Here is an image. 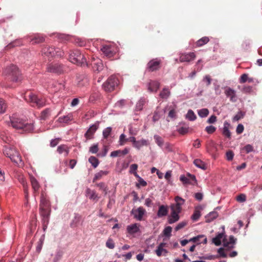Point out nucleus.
<instances>
[{"mask_svg": "<svg viewBox=\"0 0 262 262\" xmlns=\"http://www.w3.org/2000/svg\"><path fill=\"white\" fill-rule=\"evenodd\" d=\"M42 54L48 57H61L64 52L60 48L47 46L42 48Z\"/></svg>", "mask_w": 262, "mask_h": 262, "instance_id": "obj_5", "label": "nucleus"}, {"mask_svg": "<svg viewBox=\"0 0 262 262\" xmlns=\"http://www.w3.org/2000/svg\"><path fill=\"white\" fill-rule=\"evenodd\" d=\"M72 115L68 114V115L60 117L58 118V121L60 123H68L69 121L72 120Z\"/></svg>", "mask_w": 262, "mask_h": 262, "instance_id": "obj_46", "label": "nucleus"}, {"mask_svg": "<svg viewBox=\"0 0 262 262\" xmlns=\"http://www.w3.org/2000/svg\"><path fill=\"white\" fill-rule=\"evenodd\" d=\"M246 115V113L245 112H243L242 111H239L237 112V113L233 117L232 120L233 121H237L243 118Z\"/></svg>", "mask_w": 262, "mask_h": 262, "instance_id": "obj_44", "label": "nucleus"}, {"mask_svg": "<svg viewBox=\"0 0 262 262\" xmlns=\"http://www.w3.org/2000/svg\"><path fill=\"white\" fill-rule=\"evenodd\" d=\"M90 152L92 154H96L98 151V144H94L92 146L90 147L89 149Z\"/></svg>", "mask_w": 262, "mask_h": 262, "instance_id": "obj_63", "label": "nucleus"}, {"mask_svg": "<svg viewBox=\"0 0 262 262\" xmlns=\"http://www.w3.org/2000/svg\"><path fill=\"white\" fill-rule=\"evenodd\" d=\"M168 116L173 119H176L177 117V112L174 108H172L170 110Z\"/></svg>", "mask_w": 262, "mask_h": 262, "instance_id": "obj_62", "label": "nucleus"}, {"mask_svg": "<svg viewBox=\"0 0 262 262\" xmlns=\"http://www.w3.org/2000/svg\"><path fill=\"white\" fill-rule=\"evenodd\" d=\"M160 85L158 81L151 80L148 84V90L150 92H156L159 89Z\"/></svg>", "mask_w": 262, "mask_h": 262, "instance_id": "obj_23", "label": "nucleus"}, {"mask_svg": "<svg viewBox=\"0 0 262 262\" xmlns=\"http://www.w3.org/2000/svg\"><path fill=\"white\" fill-rule=\"evenodd\" d=\"M17 179L19 182L23 185L24 188V192L25 193L26 198H28V190L27 188V182L26 179L25 177L22 175H18L17 176Z\"/></svg>", "mask_w": 262, "mask_h": 262, "instance_id": "obj_27", "label": "nucleus"}, {"mask_svg": "<svg viewBox=\"0 0 262 262\" xmlns=\"http://www.w3.org/2000/svg\"><path fill=\"white\" fill-rule=\"evenodd\" d=\"M128 232L130 233H135L138 232V228L136 224L129 225L127 227Z\"/></svg>", "mask_w": 262, "mask_h": 262, "instance_id": "obj_48", "label": "nucleus"}, {"mask_svg": "<svg viewBox=\"0 0 262 262\" xmlns=\"http://www.w3.org/2000/svg\"><path fill=\"white\" fill-rule=\"evenodd\" d=\"M222 228L223 231L221 232H217L215 237L212 238L211 244H213L215 246H222V243L224 244L226 235L224 226H223Z\"/></svg>", "mask_w": 262, "mask_h": 262, "instance_id": "obj_11", "label": "nucleus"}, {"mask_svg": "<svg viewBox=\"0 0 262 262\" xmlns=\"http://www.w3.org/2000/svg\"><path fill=\"white\" fill-rule=\"evenodd\" d=\"M147 145H148L147 140L143 139L140 140L136 141L134 147L137 149H140L142 146Z\"/></svg>", "mask_w": 262, "mask_h": 262, "instance_id": "obj_35", "label": "nucleus"}, {"mask_svg": "<svg viewBox=\"0 0 262 262\" xmlns=\"http://www.w3.org/2000/svg\"><path fill=\"white\" fill-rule=\"evenodd\" d=\"M230 124L227 121H225L224 123V127L222 130V134L227 138L230 139L231 138V134L229 129V127Z\"/></svg>", "mask_w": 262, "mask_h": 262, "instance_id": "obj_24", "label": "nucleus"}, {"mask_svg": "<svg viewBox=\"0 0 262 262\" xmlns=\"http://www.w3.org/2000/svg\"><path fill=\"white\" fill-rule=\"evenodd\" d=\"M180 124H182L184 126L180 127L178 129V132L181 135H185L188 132L189 127L188 125H185V123L184 122H181Z\"/></svg>", "mask_w": 262, "mask_h": 262, "instance_id": "obj_38", "label": "nucleus"}, {"mask_svg": "<svg viewBox=\"0 0 262 262\" xmlns=\"http://www.w3.org/2000/svg\"><path fill=\"white\" fill-rule=\"evenodd\" d=\"M51 204L49 198L45 190H42L41 192L40 203H39V214H50Z\"/></svg>", "mask_w": 262, "mask_h": 262, "instance_id": "obj_3", "label": "nucleus"}, {"mask_svg": "<svg viewBox=\"0 0 262 262\" xmlns=\"http://www.w3.org/2000/svg\"><path fill=\"white\" fill-rule=\"evenodd\" d=\"M76 79L79 87L85 86L89 83V79L85 74L78 75Z\"/></svg>", "mask_w": 262, "mask_h": 262, "instance_id": "obj_19", "label": "nucleus"}, {"mask_svg": "<svg viewBox=\"0 0 262 262\" xmlns=\"http://www.w3.org/2000/svg\"><path fill=\"white\" fill-rule=\"evenodd\" d=\"M10 124L15 129H21L23 128L24 124V121L17 118L15 117H10Z\"/></svg>", "mask_w": 262, "mask_h": 262, "instance_id": "obj_18", "label": "nucleus"}, {"mask_svg": "<svg viewBox=\"0 0 262 262\" xmlns=\"http://www.w3.org/2000/svg\"><path fill=\"white\" fill-rule=\"evenodd\" d=\"M237 239L233 235H230L229 239L227 238V235H226L224 244L222 246H229V245H235L236 243Z\"/></svg>", "mask_w": 262, "mask_h": 262, "instance_id": "obj_32", "label": "nucleus"}, {"mask_svg": "<svg viewBox=\"0 0 262 262\" xmlns=\"http://www.w3.org/2000/svg\"><path fill=\"white\" fill-rule=\"evenodd\" d=\"M217 253L218 254L216 256H219V258L220 257L225 258L227 256V253L225 252V249L223 247L218 249Z\"/></svg>", "mask_w": 262, "mask_h": 262, "instance_id": "obj_55", "label": "nucleus"}, {"mask_svg": "<svg viewBox=\"0 0 262 262\" xmlns=\"http://www.w3.org/2000/svg\"><path fill=\"white\" fill-rule=\"evenodd\" d=\"M145 213L146 210L142 207H139L137 209H133L130 212L131 214L138 221H141Z\"/></svg>", "mask_w": 262, "mask_h": 262, "instance_id": "obj_13", "label": "nucleus"}, {"mask_svg": "<svg viewBox=\"0 0 262 262\" xmlns=\"http://www.w3.org/2000/svg\"><path fill=\"white\" fill-rule=\"evenodd\" d=\"M112 131L111 127H107L105 128L102 132L103 137L104 139H107Z\"/></svg>", "mask_w": 262, "mask_h": 262, "instance_id": "obj_52", "label": "nucleus"}, {"mask_svg": "<svg viewBox=\"0 0 262 262\" xmlns=\"http://www.w3.org/2000/svg\"><path fill=\"white\" fill-rule=\"evenodd\" d=\"M99 122L96 121L94 124L90 126L84 134V137L86 140H90L94 138V134L99 128Z\"/></svg>", "mask_w": 262, "mask_h": 262, "instance_id": "obj_12", "label": "nucleus"}, {"mask_svg": "<svg viewBox=\"0 0 262 262\" xmlns=\"http://www.w3.org/2000/svg\"><path fill=\"white\" fill-rule=\"evenodd\" d=\"M108 173L107 171L101 170L99 172L96 173L93 179V182H95L96 180L101 178L103 176H106Z\"/></svg>", "mask_w": 262, "mask_h": 262, "instance_id": "obj_43", "label": "nucleus"}, {"mask_svg": "<svg viewBox=\"0 0 262 262\" xmlns=\"http://www.w3.org/2000/svg\"><path fill=\"white\" fill-rule=\"evenodd\" d=\"M4 73L12 82L20 83L23 80L22 74L18 67L14 64L6 67Z\"/></svg>", "mask_w": 262, "mask_h": 262, "instance_id": "obj_1", "label": "nucleus"}, {"mask_svg": "<svg viewBox=\"0 0 262 262\" xmlns=\"http://www.w3.org/2000/svg\"><path fill=\"white\" fill-rule=\"evenodd\" d=\"M57 152L59 154H61L63 152H66V156H68L69 152V150L68 146L65 144H61L58 146L57 149Z\"/></svg>", "mask_w": 262, "mask_h": 262, "instance_id": "obj_36", "label": "nucleus"}, {"mask_svg": "<svg viewBox=\"0 0 262 262\" xmlns=\"http://www.w3.org/2000/svg\"><path fill=\"white\" fill-rule=\"evenodd\" d=\"M147 102V100L144 97H142L140 99L136 105V111H140L142 110L143 106Z\"/></svg>", "mask_w": 262, "mask_h": 262, "instance_id": "obj_31", "label": "nucleus"}, {"mask_svg": "<svg viewBox=\"0 0 262 262\" xmlns=\"http://www.w3.org/2000/svg\"><path fill=\"white\" fill-rule=\"evenodd\" d=\"M103 53L107 57H112L115 55L114 51L112 50V48L110 46H104L101 49Z\"/></svg>", "mask_w": 262, "mask_h": 262, "instance_id": "obj_22", "label": "nucleus"}, {"mask_svg": "<svg viewBox=\"0 0 262 262\" xmlns=\"http://www.w3.org/2000/svg\"><path fill=\"white\" fill-rule=\"evenodd\" d=\"M198 208H201V207H200V206L197 207L195 208L193 214L191 216V220L194 222L197 221L200 219V217L201 215L200 211L198 210Z\"/></svg>", "mask_w": 262, "mask_h": 262, "instance_id": "obj_40", "label": "nucleus"}, {"mask_svg": "<svg viewBox=\"0 0 262 262\" xmlns=\"http://www.w3.org/2000/svg\"><path fill=\"white\" fill-rule=\"evenodd\" d=\"M51 112V110L50 108H46L43 110L41 113V120H46L50 115Z\"/></svg>", "mask_w": 262, "mask_h": 262, "instance_id": "obj_53", "label": "nucleus"}, {"mask_svg": "<svg viewBox=\"0 0 262 262\" xmlns=\"http://www.w3.org/2000/svg\"><path fill=\"white\" fill-rule=\"evenodd\" d=\"M164 148L167 152H174L173 145L169 142H166L164 144Z\"/></svg>", "mask_w": 262, "mask_h": 262, "instance_id": "obj_58", "label": "nucleus"}, {"mask_svg": "<svg viewBox=\"0 0 262 262\" xmlns=\"http://www.w3.org/2000/svg\"><path fill=\"white\" fill-rule=\"evenodd\" d=\"M168 212L167 206L162 205L159 206L157 212V216L158 217H162L167 215Z\"/></svg>", "mask_w": 262, "mask_h": 262, "instance_id": "obj_26", "label": "nucleus"}, {"mask_svg": "<svg viewBox=\"0 0 262 262\" xmlns=\"http://www.w3.org/2000/svg\"><path fill=\"white\" fill-rule=\"evenodd\" d=\"M172 228L170 226H167L164 229L163 233L166 237L171 236Z\"/></svg>", "mask_w": 262, "mask_h": 262, "instance_id": "obj_60", "label": "nucleus"}, {"mask_svg": "<svg viewBox=\"0 0 262 262\" xmlns=\"http://www.w3.org/2000/svg\"><path fill=\"white\" fill-rule=\"evenodd\" d=\"M225 94L227 97L229 98L231 102H235L237 101V97L236 92L233 89L230 87H226L225 88Z\"/></svg>", "mask_w": 262, "mask_h": 262, "instance_id": "obj_16", "label": "nucleus"}, {"mask_svg": "<svg viewBox=\"0 0 262 262\" xmlns=\"http://www.w3.org/2000/svg\"><path fill=\"white\" fill-rule=\"evenodd\" d=\"M154 138L155 140V142L156 144L161 148L163 147V146L164 145V140L161 137L158 135H155L154 136Z\"/></svg>", "mask_w": 262, "mask_h": 262, "instance_id": "obj_41", "label": "nucleus"}, {"mask_svg": "<svg viewBox=\"0 0 262 262\" xmlns=\"http://www.w3.org/2000/svg\"><path fill=\"white\" fill-rule=\"evenodd\" d=\"M171 212L170 215L168 217V223L169 224H172L176 223L180 219L179 213L178 212L174 211L172 207H171Z\"/></svg>", "mask_w": 262, "mask_h": 262, "instance_id": "obj_21", "label": "nucleus"}, {"mask_svg": "<svg viewBox=\"0 0 262 262\" xmlns=\"http://www.w3.org/2000/svg\"><path fill=\"white\" fill-rule=\"evenodd\" d=\"M209 41V37L207 36H204L199 39L197 41H196L195 46L196 47H201L207 44Z\"/></svg>", "mask_w": 262, "mask_h": 262, "instance_id": "obj_34", "label": "nucleus"}, {"mask_svg": "<svg viewBox=\"0 0 262 262\" xmlns=\"http://www.w3.org/2000/svg\"><path fill=\"white\" fill-rule=\"evenodd\" d=\"M180 180L183 184H193V182L190 181V179L188 178V176L186 177L184 175H181L180 176Z\"/></svg>", "mask_w": 262, "mask_h": 262, "instance_id": "obj_54", "label": "nucleus"}, {"mask_svg": "<svg viewBox=\"0 0 262 262\" xmlns=\"http://www.w3.org/2000/svg\"><path fill=\"white\" fill-rule=\"evenodd\" d=\"M186 118L189 121H194L196 119V117L194 112L191 110H189L187 114L186 115Z\"/></svg>", "mask_w": 262, "mask_h": 262, "instance_id": "obj_47", "label": "nucleus"}, {"mask_svg": "<svg viewBox=\"0 0 262 262\" xmlns=\"http://www.w3.org/2000/svg\"><path fill=\"white\" fill-rule=\"evenodd\" d=\"M170 95V92L168 88H164L160 92L159 96L164 99H167Z\"/></svg>", "mask_w": 262, "mask_h": 262, "instance_id": "obj_37", "label": "nucleus"}, {"mask_svg": "<svg viewBox=\"0 0 262 262\" xmlns=\"http://www.w3.org/2000/svg\"><path fill=\"white\" fill-rule=\"evenodd\" d=\"M164 247H158V249L156 250L157 255L159 256L161 255H165L167 251L163 248Z\"/></svg>", "mask_w": 262, "mask_h": 262, "instance_id": "obj_57", "label": "nucleus"}, {"mask_svg": "<svg viewBox=\"0 0 262 262\" xmlns=\"http://www.w3.org/2000/svg\"><path fill=\"white\" fill-rule=\"evenodd\" d=\"M85 195L90 200L97 202L98 201L100 196H98L96 191L92 190L90 188L87 187L85 191Z\"/></svg>", "mask_w": 262, "mask_h": 262, "instance_id": "obj_17", "label": "nucleus"}, {"mask_svg": "<svg viewBox=\"0 0 262 262\" xmlns=\"http://www.w3.org/2000/svg\"><path fill=\"white\" fill-rule=\"evenodd\" d=\"M195 54L193 52L182 54L180 56V61L181 62H189L193 60L195 58Z\"/></svg>", "mask_w": 262, "mask_h": 262, "instance_id": "obj_20", "label": "nucleus"}, {"mask_svg": "<svg viewBox=\"0 0 262 262\" xmlns=\"http://www.w3.org/2000/svg\"><path fill=\"white\" fill-rule=\"evenodd\" d=\"M118 80L114 75L111 76L103 84V86L105 91L112 92L118 85Z\"/></svg>", "mask_w": 262, "mask_h": 262, "instance_id": "obj_9", "label": "nucleus"}, {"mask_svg": "<svg viewBox=\"0 0 262 262\" xmlns=\"http://www.w3.org/2000/svg\"><path fill=\"white\" fill-rule=\"evenodd\" d=\"M69 60L71 62L81 67L89 66L85 57L84 56L83 54L78 50L71 51L69 55Z\"/></svg>", "mask_w": 262, "mask_h": 262, "instance_id": "obj_2", "label": "nucleus"}, {"mask_svg": "<svg viewBox=\"0 0 262 262\" xmlns=\"http://www.w3.org/2000/svg\"><path fill=\"white\" fill-rule=\"evenodd\" d=\"M67 68L65 65L61 63L52 62L47 66V70L48 72L60 75L64 73Z\"/></svg>", "mask_w": 262, "mask_h": 262, "instance_id": "obj_6", "label": "nucleus"}, {"mask_svg": "<svg viewBox=\"0 0 262 262\" xmlns=\"http://www.w3.org/2000/svg\"><path fill=\"white\" fill-rule=\"evenodd\" d=\"M4 154L11 160L17 164L22 161L21 158L18 151L13 146H5L3 149Z\"/></svg>", "mask_w": 262, "mask_h": 262, "instance_id": "obj_4", "label": "nucleus"}, {"mask_svg": "<svg viewBox=\"0 0 262 262\" xmlns=\"http://www.w3.org/2000/svg\"><path fill=\"white\" fill-rule=\"evenodd\" d=\"M174 200L176 201V204H172L170 206V208L172 207L174 211L180 213L182 211V206L185 203V200L179 196H177L175 197Z\"/></svg>", "mask_w": 262, "mask_h": 262, "instance_id": "obj_14", "label": "nucleus"}, {"mask_svg": "<svg viewBox=\"0 0 262 262\" xmlns=\"http://www.w3.org/2000/svg\"><path fill=\"white\" fill-rule=\"evenodd\" d=\"M128 149L127 148H125L123 150H117L112 151L111 153V157H116L118 156H120L121 155H125L128 153Z\"/></svg>", "mask_w": 262, "mask_h": 262, "instance_id": "obj_29", "label": "nucleus"}, {"mask_svg": "<svg viewBox=\"0 0 262 262\" xmlns=\"http://www.w3.org/2000/svg\"><path fill=\"white\" fill-rule=\"evenodd\" d=\"M89 162L92 164L94 168H96L99 163L98 159L94 156H91L89 158Z\"/></svg>", "mask_w": 262, "mask_h": 262, "instance_id": "obj_45", "label": "nucleus"}, {"mask_svg": "<svg viewBox=\"0 0 262 262\" xmlns=\"http://www.w3.org/2000/svg\"><path fill=\"white\" fill-rule=\"evenodd\" d=\"M162 60L158 58L151 59L146 64V71L153 72L159 71L161 68Z\"/></svg>", "mask_w": 262, "mask_h": 262, "instance_id": "obj_8", "label": "nucleus"}, {"mask_svg": "<svg viewBox=\"0 0 262 262\" xmlns=\"http://www.w3.org/2000/svg\"><path fill=\"white\" fill-rule=\"evenodd\" d=\"M126 102V101L125 99H121L116 103L115 105L117 107L122 108L125 105Z\"/></svg>", "mask_w": 262, "mask_h": 262, "instance_id": "obj_64", "label": "nucleus"}, {"mask_svg": "<svg viewBox=\"0 0 262 262\" xmlns=\"http://www.w3.org/2000/svg\"><path fill=\"white\" fill-rule=\"evenodd\" d=\"M7 107L5 101L2 98H0V114H3L6 112Z\"/></svg>", "mask_w": 262, "mask_h": 262, "instance_id": "obj_50", "label": "nucleus"}, {"mask_svg": "<svg viewBox=\"0 0 262 262\" xmlns=\"http://www.w3.org/2000/svg\"><path fill=\"white\" fill-rule=\"evenodd\" d=\"M56 37L61 41H67L70 38V36L69 35H67V34H57L56 35Z\"/></svg>", "mask_w": 262, "mask_h": 262, "instance_id": "obj_56", "label": "nucleus"}, {"mask_svg": "<svg viewBox=\"0 0 262 262\" xmlns=\"http://www.w3.org/2000/svg\"><path fill=\"white\" fill-rule=\"evenodd\" d=\"M218 213L215 211H213L209 212L205 216L206 222L210 223L214 220L216 219L218 216Z\"/></svg>", "mask_w": 262, "mask_h": 262, "instance_id": "obj_28", "label": "nucleus"}, {"mask_svg": "<svg viewBox=\"0 0 262 262\" xmlns=\"http://www.w3.org/2000/svg\"><path fill=\"white\" fill-rule=\"evenodd\" d=\"M193 163L196 167L201 169L206 170L207 169L206 164L199 159H195Z\"/></svg>", "mask_w": 262, "mask_h": 262, "instance_id": "obj_33", "label": "nucleus"}, {"mask_svg": "<svg viewBox=\"0 0 262 262\" xmlns=\"http://www.w3.org/2000/svg\"><path fill=\"white\" fill-rule=\"evenodd\" d=\"M24 126L21 129H23L26 132H31L34 129V126L32 123H25L24 122Z\"/></svg>", "mask_w": 262, "mask_h": 262, "instance_id": "obj_42", "label": "nucleus"}, {"mask_svg": "<svg viewBox=\"0 0 262 262\" xmlns=\"http://www.w3.org/2000/svg\"><path fill=\"white\" fill-rule=\"evenodd\" d=\"M45 39L43 36L40 34L34 35L31 39V41L32 43H39L45 41Z\"/></svg>", "mask_w": 262, "mask_h": 262, "instance_id": "obj_30", "label": "nucleus"}, {"mask_svg": "<svg viewBox=\"0 0 262 262\" xmlns=\"http://www.w3.org/2000/svg\"><path fill=\"white\" fill-rule=\"evenodd\" d=\"M25 99L30 103L35 104L38 107H41L45 105V101L42 98H39L35 95L26 93L24 96Z\"/></svg>", "mask_w": 262, "mask_h": 262, "instance_id": "obj_7", "label": "nucleus"}, {"mask_svg": "<svg viewBox=\"0 0 262 262\" xmlns=\"http://www.w3.org/2000/svg\"><path fill=\"white\" fill-rule=\"evenodd\" d=\"M88 63L89 64L88 67H91L95 72H99L103 69L102 61L99 58L93 57Z\"/></svg>", "mask_w": 262, "mask_h": 262, "instance_id": "obj_10", "label": "nucleus"}, {"mask_svg": "<svg viewBox=\"0 0 262 262\" xmlns=\"http://www.w3.org/2000/svg\"><path fill=\"white\" fill-rule=\"evenodd\" d=\"M216 128L213 125H209L206 127L205 130L209 134H212L215 132Z\"/></svg>", "mask_w": 262, "mask_h": 262, "instance_id": "obj_59", "label": "nucleus"}, {"mask_svg": "<svg viewBox=\"0 0 262 262\" xmlns=\"http://www.w3.org/2000/svg\"><path fill=\"white\" fill-rule=\"evenodd\" d=\"M187 224V222L186 221H183L180 223H179L177 226L175 227L174 230L175 231H177L181 229L184 228L186 225Z\"/></svg>", "mask_w": 262, "mask_h": 262, "instance_id": "obj_61", "label": "nucleus"}, {"mask_svg": "<svg viewBox=\"0 0 262 262\" xmlns=\"http://www.w3.org/2000/svg\"><path fill=\"white\" fill-rule=\"evenodd\" d=\"M31 182L32 188L34 190V193H36L38 191L39 188V185L36 179L34 178H31Z\"/></svg>", "mask_w": 262, "mask_h": 262, "instance_id": "obj_39", "label": "nucleus"}, {"mask_svg": "<svg viewBox=\"0 0 262 262\" xmlns=\"http://www.w3.org/2000/svg\"><path fill=\"white\" fill-rule=\"evenodd\" d=\"M189 241H191V242L194 244L192 246H196L201 244H206L207 238L205 235L201 234L190 238Z\"/></svg>", "mask_w": 262, "mask_h": 262, "instance_id": "obj_15", "label": "nucleus"}, {"mask_svg": "<svg viewBox=\"0 0 262 262\" xmlns=\"http://www.w3.org/2000/svg\"><path fill=\"white\" fill-rule=\"evenodd\" d=\"M209 113V110L207 108H202L198 111V114L201 118H205L207 117Z\"/></svg>", "mask_w": 262, "mask_h": 262, "instance_id": "obj_49", "label": "nucleus"}, {"mask_svg": "<svg viewBox=\"0 0 262 262\" xmlns=\"http://www.w3.org/2000/svg\"><path fill=\"white\" fill-rule=\"evenodd\" d=\"M40 215L41 216L42 228L43 231L45 232L46 230L49 223L50 214H43Z\"/></svg>", "mask_w": 262, "mask_h": 262, "instance_id": "obj_25", "label": "nucleus"}, {"mask_svg": "<svg viewBox=\"0 0 262 262\" xmlns=\"http://www.w3.org/2000/svg\"><path fill=\"white\" fill-rule=\"evenodd\" d=\"M97 186L98 187H99L100 189L103 190L105 195L107 194L108 188L104 183L100 182L99 183L97 184Z\"/></svg>", "mask_w": 262, "mask_h": 262, "instance_id": "obj_51", "label": "nucleus"}]
</instances>
